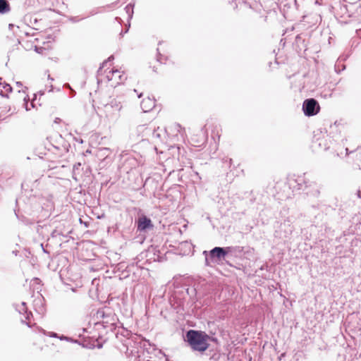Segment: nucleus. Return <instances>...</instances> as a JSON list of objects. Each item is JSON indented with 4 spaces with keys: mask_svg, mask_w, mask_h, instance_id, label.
<instances>
[{
    "mask_svg": "<svg viewBox=\"0 0 361 361\" xmlns=\"http://www.w3.org/2000/svg\"><path fill=\"white\" fill-rule=\"evenodd\" d=\"M227 249H229V247H214L210 251L209 255L211 258H216L219 260L224 259L228 253V251L226 250Z\"/></svg>",
    "mask_w": 361,
    "mask_h": 361,
    "instance_id": "6e6552de",
    "label": "nucleus"
},
{
    "mask_svg": "<svg viewBox=\"0 0 361 361\" xmlns=\"http://www.w3.org/2000/svg\"><path fill=\"white\" fill-rule=\"evenodd\" d=\"M221 128L219 126H215L213 127L212 131V137L215 140L219 142L221 137Z\"/></svg>",
    "mask_w": 361,
    "mask_h": 361,
    "instance_id": "9d476101",
    "label": "nucleus"
},
{
    "mask_svg": "<svg viewBox=\"0 0 361 361\" xmlns=\"http://www.w3.org/2000/svg\"><path fill=\"white\" fill-rule=\"evenodd\" d=\"M154 100L149 97H146L143 99L140 103V106L145 112L149 111L154 107Z\"/></svg>",
    "mask_w": 361,
    "mask_h": 361,
    "instance_id": "1a4fd4ad",
    "label": "nucleus"
},
{
    "mask_svg": "<svg viewBox=\"0 0 361 361\" xmlns=\"http://www.w3.org/2000/svg\"><path fill=\"white\" fill-rule=\"evenodd\" d=\"M356 157H357V165L359 166V169H361V153H357L356 154Z\"/></svg>",
    "mask_w": 361,
    "mask_h": 361,
    "instance_id": "ddd939ff",
    "label": "nucleus"
},
{
    "mask_svg": "<svg viewBox=\"0 0 361 361\" xmlns=\"http://www.w3.org/2000/svg\"><path fill=\"white\" fill-rule=\"evenodd\" d=\"M187 341L193 350L204 352L209 346L210 337L205 332L190 330L186 334Z\"/></svg>",
    "mask_w": 361,
    "mask_h": 361,
    "instance_id": "f03ea898",
    "label": "nucleus"
},
{
    "mask_svg": "<svg viewBox=\"0 0 361 361\" xmlns=\"http://www.w3.org/2000/svg\"><path fill=\"white\" fill-rule=\"evenodd\" d=\"M154 227L152 220L145 215L140 216L137 221V229L138 231H144Z\"/></svg>",
    "mask_w": 361,
    "mask_h": 361,
    "instance_id": "423d86ee",
    "label": "nucleus"
},
{
    "mask_svg": "<svg viewBox=\"0 0 361 361\" xmlns=\"http://www.w3.org/2000/svg\"><path fill=\"white\" fill-rule=\"evenodd\" d=\"M30 341L33 345H38L37 348L39 350H42L43 346L42 344L45 343L46 338L43 334L35 333L32 335Z\"/></svg>",
    "mask_w": 361,
    "mask_h": 361,
    "instance_id": "0eeeda50",
    "label": "nucleus"
},
{
    "mask_svg": "<svg viewBox=\"0 0 361 361\" xmlns=\"http://www.w3.org/2000/svg\"><path fill=\"white\" fill-rule=\"evenodd\" d=\"M5 88H6V91H11V89H12L10 85H6L5 87Z\"/></svg>",
    "mask_w": 361,
    "mask_h": 361,
    "instance_id": "4468645a",
    "label": "nucleus"
},
{
    "mask_svg": "<svg viewBox=\"0 0 361 361\" xmlns=\"http://www.w3.org/2000/svg\"><path fill=\"white\" fill-rule=\"evenodd\" d=\"M51 49V46L49 44H47V48H41V47H35L36 51L39 54H43V50Z\"/></svg>",
    "mask_w": 361,
    "mask_h": 361,
    "instance_id": "f8f14e48",
    "label": "nucleus"
},
{
    "mask_svg": "<svg viewBox=\"0 0 361 361\" xmlns=\"http://www.w3.org/2000/svg\"><path fill=\"white\" fill-rule=\"evenodd\" d=\"M9 4L6 0H0V13H6L10 11Z\"/></svg>",
    "mask_w": 361,
    "mask_h": 361,
    "instance_id": "9b49d317",
    "label": "nucleus"
},
{
    "mask_svg": "<svg viewBox=\"0 0 361 361\" xmlns=\"http://www.w3.org/2000/svg\"><path fill=\"white\" fill-rule=\"evenodd\" d=\"M110 62V58L108 60L104 61L102 66L99 68V74L104 75L107 81L110 82V85L116 87L120 84L124 82L126 80V76L123 71L120 69H115L112 68L111 70L107 71L109 63Z\"/></svg>",
    "mask_w": 361,
    "mask_h": 361,
    "instance_id": "7ed1b4c3",
    "label": "nucleus"
},
{
    "mask_svg": "<svg viewBox=\"0 0 361 361\" xmlns=\"http://www.w3.org/2000/svg\"><path fill=\"white\" fill-rule=\"evenodd\" d=\"M302 109L305 114L310 116L316 115L319 112L320 107L314 99H308L305 100Z\"/></svg>",
    "mask_w": 361,
    "mask_h": 361,
    "instance_id": "39448f33",
    "label": "nucleus"
},
{
    "mask_svg": "<svg viewBox=\"0 0 361 361\" xmlns=\"http://www.w3.org/2000/svg\"><path fill=\"white\" fill-rule=\"evenodd\" d=\"M207 137V130L204 128H200L193 130L190 136V140L194 146L199 147L206 142Z\"/></svg>",
    "mask_w": 361,
    "mask_h": 361,
    "instance_id": "20e7f679",
    "label": "nucleus"
},
{
    "mask_svg": "<svg viewBox=\"0 0 361 361\" xmlns=\"http://www.w3.org/2000/svg\"><path fill=\"white\" fill-rule=\"evenodd\" d=\"M100 116L110 123H116L126 115V109L117 98L99 108Z\"/></svg>",
    "mask_w": 361,
    "mask_h": 361,
    "instance_id": "f257e3e1",
    "label": "nucleus"
}]
</instances>
